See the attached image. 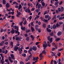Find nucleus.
Masks as SVG:
<instances>
[{
  "instance_id": "1",
  "label": "nucleus",
  "mask_w": 64,
  "mask_h": 64,
  "mask_svg": "<svg viewBox=\"0 0 64 64\" xmlns=\"http://www.w3.org/2000/svg\"><path fill=\"white\" fill-rule=\"evenodd\" d=\"M46 52L45 51V50H44L42 52V53L40 54L39 56L40 57V60H41L42 59V58H43L42 54H44H44L45 55V54H46Z\"/></svg>"
},
{
  "instance_id": "2",
  "label": "nucleus",
  "mask_w": 64,
  "mask_h": 64,
  "mask_svg": "<svg viewBox=\"0 0 64 64\" xmlns=\"http://www.w3.org/2000/svg\"><path fill=\"white\" fill-rule=\"evenodd\" d=\"M43 47L44 48V50L47 47V44L46 43V42L45 41H44V42Z\"/></svg>"
},
{
  "instance_id": "3",
  "label": "nucleus",
  "mask_w": 64,
  "mask_h": 64,
  "mask_svg": "<svg viewBox=\"0 0 64 64\" xmlns=\"http://www.w3.org/2000/svg\"><path fill=\"white\" fill-rule=\"evenodd\" d=\"M58 2H56L55 3V5L56 6V8L58 7V6L59 5H58Z\"/></svg>"
},
{
  "instance_id": "4",
  "label": "nucleus",
  "mask_w": 64,
  "mask_h": 64,
  "mask_svg": "<svg viewBox=\"0 0 64 64\" xmlns=\"http://www.w3.org/2000/svg\"><path fill=\"white\" fill-rule=\"evenodd\" d=\"M25 11L26 12L29 13H31V11L29 9H26L25 10Z\"/></svg>"
},
{
  "instance_id": "5",
  "label": "nucleus",
  "mask_w": 64,
  "mask_h": 64,
  "mask_svg": "<svg viewBox=\"0 0 64 64\" xmlns=\"http://www.w3.org/2000/svg\"><path fill=\"white\" fill-rule=\"evenodd\" d=\"M28 5L29 6V7H30H30H33V4H32L31 3H30L28 2Z\"/></svg>"
},
{
  "instance_id": "6",
  "label": "nucleus",
  "mask_w": 64,
  "mask_h": 64,
  "mask_svg": "<svg viewBox=\"0 0 64 64\" xmlns=\"http://www.w3.org/2000/svg\"><path fill=\"white\" fill-rule=\"evenodd\" d=\"M38 27H39V26H38V25H36L35 26V28L36 31H38Z\"/></svg>"
},
{
  "instance_id": "7",
  "label": "nucleus",
  "mask_w": 64,
  "mask_h": 64,
  "mask_svg": "<svg viewBox=\"0 0 64 64\" xmlns=\"http://www.w3.org/2000/svg\"><path fill=\"white\" fill-rule=\"evenodd\" d=\"M32 50L34 51H36L37 50V48L36 46H33L32 48Z\"/></svg>"
},
{
  "instance_id": "8",
  "label": "nucleus",
  "mask_w": 64,
  "mask_h": 64,
  "mask_svg": "<svg viewBox=\"0 0 64 64\" xmlns=\"http://www.w3.org/2000/svg\"><path fill=\"white\" fill-rule=\"evenodd\" d=\"M8 59L11 63H12V62H13V61L12 60H11V58L10 57H9Z\"/></svg>"
},
{
  "instance_id": "9",
  "label": "nucleus",
  "mask_w": 64,
  "mask_h": 64,
  "mask_svg": "<svg viewBox=\"0 0 64 64\" xmlns=\"http://www.w3.org/2000/svg\"><path fill=\"white\" fill-rule=\"evenodd\" d=\"M12 30L10 31V32L12 34H14L15 33V30L13 29V28H12Z\"/></svg>"
},
{
  "instance_id": "10",
  "label": "nucleus",
  "mask_w": 64,
  "mask_h": 64,
  "mask_svg": "<svg viewBox=\"0 0 64 64\" xmlns=\"http://www.w3.org/2000/svg\"><path fill=\"white\" fill-rule=\"evenodd\" d=\"M18 49V47H14V49L15 51H17Z\"/></svg>"
},
{
  "instance_id": "11",
  "label": "nucleus",
  "mask_w": 64,
  "mask_h": 64,
  "mask_svg": "<svg viewBox=\"0 0 64 64\" xmlns=\"http://www.w3.org/2000/svg\"><path fill=\"white\" fill-rule=\"evenodd\" d=\"M15 32L16 33H18V35H19L20 34V32L18 31V30H16L15 31Z\"/></svg>"
},
{
  "instance_id": "12",
  "label": "nucleus",
  "mask_w": 64,
  "mask_h": 64,
  "mask_svg": "<svg viewBox=\"0 0 64 64\" xmlns=\"http://www.w3.org/2000/svg\"><path fill=\"white\" fill-rule=\"evenodd\" d=\"M21 29L22 30H23L24 31V30H25V27H23V26H21Z\"/></svg>"
},
{
  "instance_id": "13",
  "label": "nucleus",
  "mask_w": 64,
  "mask_h": 64,
  "mask_svg": "<svg viewBox=\"0 0 64 64\" xmlns=\"http://www.w3.org/2000/svg\"><path fill=\"white\" fill-rule=\"evenodd\" d=\"M10 56L12 59H15V58H14V56L13 54H11L10 55Z\"/></svg>"
},
{
  "instance_id": "14",
  "label": "nucleus",
  "mask_w": 64,
  "mask_h": 64,
  "mask_svg": "<svg viewBox=\"0 0 64 64\" xmlns=\"http://www.w3.org/2000/svg\"><path fill=\"white\" fill-rule=\"evenodd\" d=\"M30 36L31 38H32V40H33V41L34 40V38H35V37L33 36L32 35H31Z\"/></svg>"
},
{
  "instance_id": "15",
  "label": "nucleus",
  "mask_w": 64,
  "mask_h": 64,
  "mask_svg": "<svg viewBox=\"0 0 64 64\" xmlns=\"http://www.w3.org/2000/svg\"><path fill=\"white\" fill-rule=\"evenodd\" d=\"M57 34L58 36H60L61 35V32H58Z\"/></svg>"
},
{
  "instance_id": "16",
  "label": "nucleus",
  "mask_w": 64,
  "mask_h": 64,
  "mask_svg": "<svg viewBox=\"0 0 64 64\" xmlns=\"http://www.w3.org/2000/svg\"><path fill=\"white\" fill-rule=\"evenodd\" d=\"M31 28L32 32H34V31H35V29H34V28H33L32 26H31Z\"/></svg>"
},
{
  "instance_id": "17",
  "label": "nucleus",
  "mask_w": 64,
  "mask_h": 64,
  "mask_svg": "<svg viewBox=\"0 0 64 64\" xmlns=\"http://www.w3.org/2000/svg\"><path fill=\"white\" fill-rule=\"evenodd\" d=\"M4 41H2L1 43H0V46H3V45L4 44Z\"/></svg>"
},
{
  "instance_id": "18",
  "label": "nucleus",
  "mask_w": 64,
  "mask_h": 64,
  "mask_svg": "<svg viewBox=\"0 0 64 64\" xmlns=\"http://www.w3.org/2000/svg\"><path fill=\"white\" fill-rule=\"evenodd\" d=\"M6 8H9L10 7L9 6V3H7L6 4Z\"/></svg>"
},
{
  "instance_id": "19",
  "label": "nucleus",
  "mask_w": 64,
  "mask_h": 64,
  "mask_svg": "<svg viewBox=\"0 0 64 64\" xmlns=\"http://www.w3.org/2000/svg\"><path fill=\"white\" fill-rule=\"evenodd\" d=\"M18 50L19 51H22L23 50H22L21 48H20V47L18 48Z\"/></svg>"
},
{
  "instance_id": "20",
  "label": "nucleus",
  "mask_w": 64,
  "mask_h": 64,
  "mask_svg": "<svg viewBox=\"0 0 64 64\" xmlns=\"http://www.w3.org/2000/svg\"><path fill=\"white\" fill-rule=\"evenodd\" d=\"M10 45L12 46L11 48H12L13 47V43L12 42H10Z\"/></svg>"
},
{
  "instance_id": "21",
  "label": "nucleus",
  "mask_w": 64,
  "mask_h": 64,
  "mask_svg": "<svg viewBox=\"0 0 64 64\" xmlns=\"http://www.w3.org/2000/svg\"><path fill=\"white\" fill-rule=\"evenodd\" d=\"M53 29H56V26L55 24H54L53 25Z\"/></svg>"
},
{
  "instance_id": "22",
  "label": "nucleus",
  "mask_w": 64,
  "mask_h": 64,
  "mask_svg": "<svg viewBox=\"0 0 64 64\" xmlns=\"http://www.w3.org/2000/svg\"><path fill=\"white\" fill-rule=\"evenodd\" d=\"M41 5L40 4H39L38 5V9H40V7H41Z\"/></svg>"
},
{
  "instance_id": "23",
  "label": "nucleus",
  "mask_w": 64,
  "mask_h": 64,
  "mask_svg": "<svg viewBox=\"0 0 64 64\" xmlns=\"http://www.w3.org/2000/svg\"><path fill=\"white\" fill-rule=\"evenodd\" d=\"M14 28L15 29H16L17 30H18V27L17 26H14Z\"/></svg>"
},
{
  "instance_id": "24",
  "label": "nucleus",
  "mask_w": 64,
  "mask_h": 64,
  "mask_svg": "<svg viewBox=\"0 0 64 64\" xmlns=\"http://www.w3.org/2000/svg\"><path fill=\"white\" fill-rule=\"evenodd\" d=\"M0 55L2 58V60L4 59V56H3V54H0Z\"/></svg>"
},
{
  "instance_id": "25",
  "label": "nucleus",
  "mask_w": 64,
  "mask_h": 64,
  "mask_svg": "<svg viewBox=\"0 0 64 64\" xmlns=\"http://www.w3.org/2000/svg\"><path fill=\"white\" fill-rule=\"evenodd\" d=\"M44 15H45V14H47L48 13V12H47V11H44Z\"/></svg>"
},
{
  "instance_id": "26",
  "label": "nucleus",
  "mask_w": 64,
  "mask_h": 64,
  "mask_svg": "<svg viewBox=\"0 0 64 64\" xmlns=\"http://www.w3.org/2000/svg\"><path fill=\"white\" fill-rule=\"evenodd\" d=\"M17 13L18 14V15H21V14L20 12H18V10H17Z\"/></svg>"
},
{
  "instance_id": "27",
  "label": "nucleus",
  "mask_w": 64,
  "mask_h": 64,
  "mask_svg": "<svg viewBox=\"0 0 64 64\" xmlns=\"http://www.w3.org/2000/svg\"><path fill=\"white\" fill-rule=\"evenodd\" d=\"M30 58H28L26 59V61L27 62L28 61V60H30Z\"/></svg>"
},
{
  "instance_id": "28",
  "label": "nucleus",
  "mask_w": 64,
  "mask_h": 64,
  "mask_svg": "<svg viewBox=\"0 0 64 64\" xmlns=\"http://www.w3.org/2000/svg\"><path fill=\"white\" fill-rule=\"evenodd\" d=\"M23 21H22L21 22H20V25L21 26H22V23H23Z\"/></svg>"
},
{
  "instance_id": "29",
  "label": "nucleus",
  "mask_w": 64,
  "mask_h": 64,
  "mask_svg": "<svg viewBox=\"0 0 64 64\" xmlns=\"http://www.w3.org/2000/svg\"><path fill=\"white\" fill-rule=\"evenodd\" d=\"M61 12H63V11H64V8L62 7H61Z\"/></svg>"
},
{
  "instance_id": "30",
  "label": "nucleus",
  "mask_w": 64,
  "mask_h": 64,
  "mask_svg": "<svg viewBox=\"0 0 64 64\" xmlns=\"http://www.w3.org/2000/svg\"><path fill=\"white\" fill-rule=\"evenodd\" d=\"M13 4H16V5H18V4L17 3V2H13Z\"/></svg>"
},
{
  "instance_id": "31",
  "label": "nucleus",
  "mask_w": 64,
  "mask_h": 64,
  "mask_svg": "<svg viewBox=\"0 0 64 64\" xmlns=\"http://www.w3.org/2000/svg\"><path fill=\"white\" fill-rule=\"evenodd\" d=\"M22 50L24 49V46L23 45H21L20 46Z\"/></svg>"
},
{
  "instance_id": "32",
  "label": "nucleus",
  "mask_w": 64,
  "mask_h": 64,
  "mask_svg": "<svg viewBox=\"0 0 64 64\" xmlns=\"http://www.w3.org/2000/svg\"><path fill=\"white\" fill-rule=\"evenodd\" d=\"M56 26L57 27H60V26L59 25V24H58V23L56 24Z\"/></svg>"
},
{
  "instance_id": "33",
  "label": "nucleus",
  "mask_w": 64,
  "mask_h": 64,
  "mask_svg": "<svg viewBox=\"0 0 64 64\" xmlns=\"http://www.w3.org/2000/svg\"><path fill=\"white\" fill-rule=\"evenodd\" d=\"M60 40V38H58L56 39V41H59Z\"/></svg>"
},
{
  "instance_id": "34",
  "label": "nucleus",
  "mask_w": 64,
  "mask_h": 64,
  "mask_svg": "<svg viewBox=\"0 0 64 64\" xmlns=\"http://www.w3.org/2000/svg\"><path fill=\"white\" fill-rule=\"evenodd\" d=\"M26 33H29V32H30V30H26Z\"/></svg>"
},
{
  "instance_id": "35",
  "label": "nucleus",
  "mask_w": 64,
  "mask_h": 64,
  "mask_svg": "<svg viewBox=\"0 0 64 64\" xmlns=\"http://www.w3.org/2000/svg\"><path fill=\"white\" fill-rule=\"evenodd\" d=\"M26 23H27V21H26V20H25L24 22V24L26 25Z\"/></svg>"
},
{
  "instance_id": "36",
  "label": "nucleus",
  "mask_w": 64,
  "mask_h": 64,
  "mask_svg": "<svg viewBox=\"0 0 64 64\" xmlns=\"http://www.w3.org/2000/svg\"><path fill=\"white\" fill-rule=\"evenodd\" d=\"M45 19H47V18H48V15H45Z\"/></svg>"
},
{
  "instance_id": "37",
  "label": "nucleus",
  "mask_w": 64,
  "mask_h": 64,
  "mask_svg": "<svg viewBox=\"0 0 64 64\" xmlns=\"http://www.w3.org/2000/svg\"><path fill=\"white\" fill-rule=\"evenodd\" d=\"M58 24L60 25L61 24H63V22H59Z\"/></svg>"
},
{
  "instance_id": "38",
  "label": "nucleus",
  "mask_w": 64,
  "mask_h": 64,
  "mask_svg": "<svg viewBox=\"0 0 64 64\" xmlns=\"http://www.w3.org/2000/svg\"><path fill=\"white\" fill-rule=\"evenodd\" d=\"M22 8V6L20 4L19 6L18 9H20V8Z\"/></svg>"
},
{
  "instance_id": "39",
  "label": "nucleus",
  "mask_w": 64,
  "mask_h": 64,
  "mask_svg": "<svg viewBox=\"0 0 64 64\" xmlns=\"http://www.w3.org/2000/svg\"><path fill=\"white\" fill-rule=\"evenodd\" d=\"M46 26V25L45 24H43L42 26L43 27H44V28H45Z\"/></svg>"
},
{
  "instance_id": "40",
  "label": "nucleus",
  "mask_w": 64,
  "mask_h": 64,
  "mask_svg": "<svg viewBox=\"0 0 64 64\" xmlns=\"http://www.w3.org/2000/svg\"><path fill=\"white\" fill-rule=\"evenodd\" d=\"M2 2H3V4H4V5L6 3V1H5V0H3Z\"/></svg>"
},
{
  "instance_id": "41",
  "label": "nucleus",
  "mask_w": 64,
  "mask_h": 64,
  "mask_svg": "<svg viewBox=\"0 0 64 64\" xmlns=\"http://www.w3.org/2000/svg\"><path fill=\"white\" fill-rule=\"evenodd\" d=\"M36 13H38L39 11V10L37 9L36 10Z\"/></svg>"
},
{
  "instance_id": "42",
  "label": "nucleus",
  "mask_w": 64,
  "mask_h": 64,
  "mask_svg": "<svg viewBox=\"0 0 64 64\" xmlns=\"http://www.w3.org/2000/svg\"><path fill=\"white\" fill-rule=\"evenodd\" d=\"M38 30L39 33H40V32H41V28H39V29Z\"/></svg>"
},
{
  "instance_id": "43",
  "label": "nucleus",
  "mask_w": 64,
  "mask_h": 64,
  "mask_svg": "<svg viewBox=\"0 0 64 64\" xmlns=\"http://www.w3.org/2000/svg\"><path fill=\"white\" fill-rule=\"evenodd\" d=\"M57 55L58 56H59V57H60V56L61 55V53H59V54L58 53Z\"/></svg>"
},
{
  "instance_id": "44",
  "label": "nucleus",
  "mask_w": 64,
  "mask_h": 64,
  "mask_svg": "<svg viewBox=\"0 0 64 64\" xmlns=\"http://www.w3.org/2000/svg\"><path fill=\"white\" fill-rule=\"evenodd\" d=\"M58 12H60V11H61V8H58Z\"/></svg>"
},
{
  "instance_id": "45",
  "label": "nucleus",
  "mask_w": 64,
  "mask_h": 64,
  "mask_svg": "<svg viewBox=\"0 0 64 64\" xmlns=\"http://www.w3.org/2000/svg\"><path fill=\"white\" fill-rule=\"evenodd\" d=\"M63 50V48H62L60 49H59L58 50V51H61L62 50Z\"/></svg>"
},
{
  "instance_id": "46",
  "label": "nucleus",
  "mask_w": 64,
  "mask_h": 64,
  "mask_svg": "<svg viewBox=\"0 0 64 64\" xmlns=\"http://www.w3.org/2000/svg\"><path fill=\"white\" fill-rule=\"evenodd\" d=\"M42 5L43 6H45V3L44 2H42Z\"/></svg>"
},
{
  "instance_id": "47",
  "label": "nucleus",
  "mask_w": 64,
  "mask_h": 64,
  "mask_svg": "<svg viewBox=\"0 0 64 64\" xmlns=\"http://www.w3.org/2000/svg\"><path fill=\"white\" fill-rule=\"evenodd\" d=\"M52 38H51L50 39V42L51 43L52 42Z\"/></svg>"
},
{
  "instance_id": "48",
  "label": "nucleus",
  "mask_w": 64,
  "mask_h": 64,
  "mask_svg": "<svg viewBox=\"0 0 64 64\" xmlns=\"http://www.w3.org/2000/svg\"><path fill=\"white\" fill-rule=\"evenodd\" d=\"M56 54V53H53L52 54V56H55V55Z\"/></svg>"
},
{
  "instance_id": "49",
  "label": "nucleus",
  "mask_w": 64,
  "mask_h": 64,
  "mask_svg": "<svg viewBox=\"0 0 64 64\" xmlns=\"http://www.w3.org/2000/svg\"><path fill=\"white\" fill-rule=\"evenodd\" d=\"M22 56H23L24 57H26V54H22Z\"/></svg>"
},
{
  "instance_id": "50",
  "label": "nucleus",
  "mask_w": 64,
  "mask_h": 64,
  "mask_svg": "<svg viewBox=\"0 0 64 64\" xmlns=\"http://www.w3.org/2000/svg\"><path fill=\"white\" fill-rule=\"evenodd\" d=\"M12 25L11 26V27H13V26H14V24H15V23L14 22H12Z\"/></svg>"
},
{
  "instance_id": "51",
  "label": "nucleus",
  "mask_w": 64,
  "mask_h": 64,
  "mask_svg": "<svg viewBox=\"0 0 64 64\" xmlns=\"http://www.w3.org/2000/svg\"><path fill=\"white\" fill-rule=\"evenodd\" d=\"M14 64H17V61L16 60H14Z\"/></svg>"
},
{
  "instance_id": "52",
  "label": "nucleus",
  "mask_w": 64,
  "mask_h": 64,
  "mask_svg": "<svg viewBox=\"0 0 64 64\" xmlns=\"http://www.w3.org/2000/svg\"><path fill=\"white\" fill-rule=\"evenodd\" d=\"M54 64H56L57 63L56 62V61L55 60H54Z\"/></svg>"
},
{
  "instance_id": "53",
  "label": "nucleus",
  "mask_w": 64,
  "mask_h": 64,
  "mask_svg": "<svg viewBox=\"0 0 64 64\" xmlns=\"http://www.w3.org/2000/svg\"><path fill=\"white\" fill-rule=\"evenodd\" d=\"M31 25H32V26H34V24H33V22H32L31 23Z\"/></svg>"
},
{
  "instance_id": "54",
  "label": "nucleus",
  "mask_w": 64,
  "mask_h": 64,
  "mask_svg": "<svg viewBox=\"0 0 64 64\" xmlns=\"http://www.w3.org/2000/svg\"><path fill=\"white\" fill-rule=\"evenodd\" d=\"M29 51H32V47H31L29 50Z\"/></svg>"
},
{
  "instance_id": "55",
  "label": "nucleus",
  "mask_w": 64,
  "mask_h": 64,
  "mask_svg": "<svg viewBox=\"0 0 64 64\" xmlns=\"http://www.w3.org/2000/svg\"><path fill=\"white\" fill-rule=\"evenodd\" d=\"M48 20H50V19H51V17H50V16H49V15H48Z\"/></svg>"
},
{
  "instance_id": "56",
  "label": "nucleus",
  "mask_w": 64,
  "mask_h": 64,
  "mask_svg": "<svg viewBox=\"0 0 64 64\" xmlns=\"http://www.w3.org/2000/svg\"><path fill=\"white\" fill-rule=\"evenodd\" d=\"M26 40L27 41H28L29 40V37H27L26 38Z\"/></svg>"
},
{
  "instance_id": "57",
  "label": "nucleus",
  "mask_w": 64,
  "mask_h": 64,
  "mask_svg": "<svg viewBox=\"0 0 64 64\" xmlns=\"http://www.w3.org/2000/svg\"><path fill=\"white\" fill-rule=\"evenodd\" d=\"M20 64H24V63L23 62L21 61L20 62Z\"/></svg>"
},
{
  "instance_id": "58",
  "label": "nucleus",
  "mask_w": 64,
  "mask_h": 64,
  "mask_svg": "<svg viewBox=\"0 0 64 64\" xmlns=\"http://www.w3.org/2000/svg\"><path fill=\"white\" fill-rule=\"evenodd\" d=\"M63 3V1H61L59 5H61Z\"/></svg>"
},
{
  "instance_id": "59",
  "label": "nucleus",
  "mask_w": 64,
  "mask_h": 64,
  "mask_svg": "<svg viewBox=\"0 0 64 64\" xmlns=\"http://www.w3.org/2000/svg\"><path fill=\"white\" fill-rule=\"evenodd\" d=\"M24 35L25 37H27V36H28V34H24Z\"/></svg>"
},
{
  "instance_id": "60",
  "label": "nucleus",
  "mask_w": 64,
  "mask_h": 64,
  "mask_svg": "<svg viewBox=\"0 0 64 64\" xmlns=\"http://www.w3.org/2000/svg\"><path fill=\"white\" fill-rule=\"evenodd\" d=\"M34 10H35V8H32L31 9V10L32 11H34Z\"/></svg>"
},
{
  "instance_id": "61",
  "label": "nucleus",
  "mask_w": 64,
  "mask_h": 64,
  "mask_svg": "<svg viewBox=\"0 0 64 64\" xmlns=\"http://www.w3.org/2000/svg\"><path fill=\"white\" fill-rule=\"evenodd\" d=\"M62 19H63L62 17H60L59 18V20H62Z\"/></svg>"
},
{
  "instance_id": "62",
  "label": "nucleus",
  "mask_w": 64,
  "mask_h": 64,
  "mask_svg": "<svg viewBox=\"0 0 64 64\" xmlns=\"http://www.w3.org/2000/svg\"><path fill=\"white\" fill-rule=\"evenodd\" d=\"M53 32L50 33V36H52V35H53Z\"/></svg>"
},
{
  "instance_id": "63",
  "label": "nucleus",
  "mask_w": 64,
  "mask_h": 64,
  "mask_svg": "<svg viewBox=\"0 0 64 64\" xmlns=\"http://www.w3.org/2000/svg\"><path fill=\"white\" fill-rule=\"evenodd\" d=\"M53 60H52L51 61L50 64H53Z\"/></svg>"
},
{
  "instance_id": "64",
  "label": "nucleus",
  "mask_w": 64,
  "mask_h": 64,
  "mask_svg": "<svg viewBox=\"0 0 64 64\" xmlns=\"http://www.w3.org/2000/svg\"><path fill=\"white\" fill-rule=\"evenodd\" d=\"M51 32V30H50V29H48V32L49 33Z\"/></svg>"
}]
</instances>
